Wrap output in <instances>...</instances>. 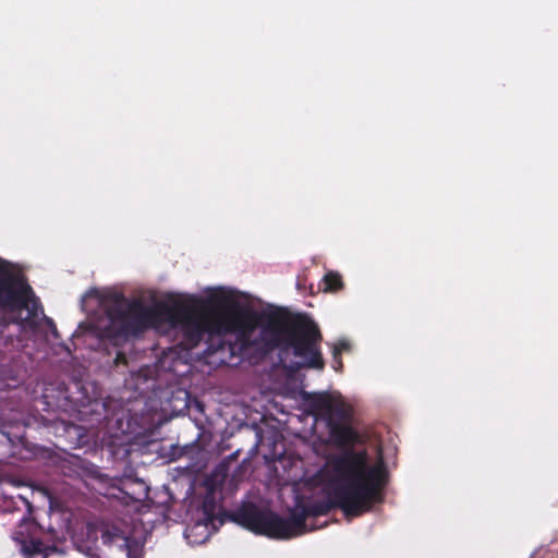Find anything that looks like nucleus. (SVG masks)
<instances>
[{
    "mask_svg": "<svg viewBox=\"0 0 558 558\" xmlns=\"http://www.w3.org/2000/svg\"><path fill=\"white\" fill-rule=\"evenodd\" d=\"M204 305L210 312L179 307L172 299H126L112 290L93 289L83 296L85 310L92 305L99 313L78 326L73 337L108 339L114 345L147 328L160 333H175L185 349H193L206 337L233 336L230 351L233 355L255 359L278 348L281 363L291 369L308 366L324 367L317 343L320 332L308 317L289 322L260 323L248 295L231 288L216 287L204 290Z\"/></svg>",
    "mask_w": 558,
    "mask_h": 558,
    "instance_id": "1",
    "label": "nucleus"
},
{
    "mask_svg": "<svg viewBox=\"0 0 558 558\" xmlns=\"http://www.w3.org/2000/svg\"><path fill=\"white\" fill-rule=\"evenodd\" d=\"M306 411L324 420L328 438L313 442L314 453L323 459L320 468L308 478L310 486L319 488L325 500L308 505L298 504L289 519L269 511L245 510L242 524L257 534L275 538H291L312 530L305 524L310 515L339 507L347 517H357L369 511L383 499L388 481L384 459H372L359 447L360 436L348 424L351 408L339 392L303 393Z\"/></svg>",
    "mask_w": 558,
    "mask_h": 558,
    "instance_id": "2",
    "label": "nucleus"
},
{
    "mask_svg": "<svg viewBox=\"0 0 558 558\" xmlns=\"http://www.w3.org/2000/svg\"><path fill=\"white\" fill-rule=\"evenodd\" d=\"M0 308L8 323L34 328L43 310L20 269L0 258Z\"/></svg>",
    "mask_w": 558,
    "mask_h": 558,
    "instance_id": "3",
    "label": "nucleus"
},
{
    "mask_svg": "<svg viewBox=\"0 0 558 558\" xmlns=\"http://www.w3.org/2000/svg\"><path fill=\"white\" fill-rule=\"evenodd\" d=\"M105 544L114 545L125 551L128 558H138L141 531L136 522L107 525L101 533Z\"/></svg>",
    "mask_w": 558,
    "mask_h": 558,
    "instance_id": "4",
    "label": "nucleus"
},
{
    "mask_svg": "<svg viewBox=\"0 0 558 558\" xmlns=\"http://www.w3.org/2000/svg\"><path fill=\"white\" fill-rule=\"evenodd\" d=\"M37 527L29 519H23L12 534V539L20 546V551L29 558L44 550L43 543L36 537Z\"/></svg>",
    "mask_w": 558,
    "mask_h": 558,
    "instance_id": "5",
    "label": "nucleus"
},
{
    "mask_svg": "<svg viewBox=\"0 0 558 558\" xmlns=\"http://www.w3.org/2000/svg\"><path fill=\"white\" fill-rule=\"evenodd\" d=\"M209 537V531L206 523H195L185 531V538L193 545L202 544Z\"/></svg>",
    "mask_w": 558,
    "mask_h": 558,
    "instance_id": "6",
    "label": "nucleus"
},
{
    "mask_svg": "<svg viewBox=\"0 0 558 558\" xmlns=\"http://www.w3.org/2000/svg\"><path fill=\"white\" fill-rule=\"evenodd\" d=\"M325 291H336L342 287L341 277L336 272H328L324 278Z\"/></svg>",
    "mask_w": 558,
    "mask_h": 558,
    "instance_id": "7",
    "label": "nucleus"
},
{
    "mask_svg": "<svg viewBox=\"0 0 558 558\" xmlns=\"http://www.w3.org/2000/svg\"><path fill=\"white\" fill-rule=\"evenodd\" d=\"M332 355H333L332 367L335 371L340 372L342 369V361L340 357L341 354H339V348L332 349Z\"/></svg>",
    "mask_w": 558,
    "mask_h": 558,
    "instance_id": "8",
    "label": "nucleus"
},
{
    "mask_svg": "<svg viewBox=\"0 0 558 558\" xmlns=\"http://www.w3.org/2000/svg\"><path fill=\"white\" fill-rule=\"evenodd\" d=\"M338 348H339V354H341L343 351H348L350 349V344L348 341L341 340V341L337 342L336 344H333L332 349H338Z\"/></svg>",
    "mask_w": 558,
    "mask_h": 558,
    "instance_id": "9",
    "label": "nucleus"
},
{
    "mask_svg": "<svg viewBox=\"0 0 558 558\" xmlns=\"http://www.w3.org/2000/svg\"><path fill=\"white\" fill-rule=\"evenodd\" d=\"M154 371L149 367H143L138 371V376H142L144 379H148L153 376Z\"/></svg>",
    "mask_w": 558,
    "mask_h": 558,
    "instance_id": "10",
    "label": "nucleus"
},
{
    "mask_svg": "<svg viewBox=\"0 0 558 558\" xmlns=\"http://www.w3.org/2000/svg\"><path fill=\"white\" fill-rule=\"evenodd\" d=\"M114 363H116V365H119V364H122V363L126 364V359H125V356H124V354L122 352H118L117 353Z\"/></svg>",
    "mask_w": 558,
    "mask_h": 558,
    "instance_id": "11",
    "label": "nucleus"
},
{
    "mask_svg": "<svg viewBox=\"0 0 558 558\" xmlns=\"http://www.w3.org/2000/svg\"><path fill=\"white\" fill-rule=\"evenodd\" d=\"M132 485V483L130 481H126L123 483V488L120 490V493L122 494H125L128 496H130V492L129 490H125V489H129V487Z\"/></svg>",
    "mask_w": 558,
    "mask_h": 558,
    "instance_id": "12",
    "label": "nucleus"
},
{
    "mask_svg": "<svg viewBox=\"0 0 558 558\" xmlns=\"http://www.w3.org/2000/svg\"><path fill=\"white\" fill-rule=\"evenodd\" d=\"M138 486H141V488L143 489V495L145 496L146 495V488L144 486L143 483H138Z\"/></svg>",
    "mask_w": 558,
    "mask_h": 558,
    "instance_id": "13",
    "label": "nucleus"
},
{
    "mask_svg": "<svg viewBox=\"0 0 558 558\" xmlns=\"http://www.w3.org/2000/svg\"><path fill=\"white\" fill-rule=\"evenodd\" d=\"M186 300H187V302H191V303L196 302V300H195V298H194V296H189Z\"/></svg>",
    "mask_w": 558,
    "mask_h": 558,
    "instance_id": "14",
    "label": "nucleus"
},
{
    "mask_svg": "<svg viewBox=\"0 0 558 558\" xmlns=\"http://www.w3.org/2000/svg\"><path fill=\"white\" fill-rule=\"evenodd\" d=\"M140 497L141 496H138V497H131V498L134 499V500H140Z\"/></svg>",
    "mask_w": 558,
    "mask_h": 558,
    "instance_id": "15",
    "label": "nucleus"
}]
</instances>
